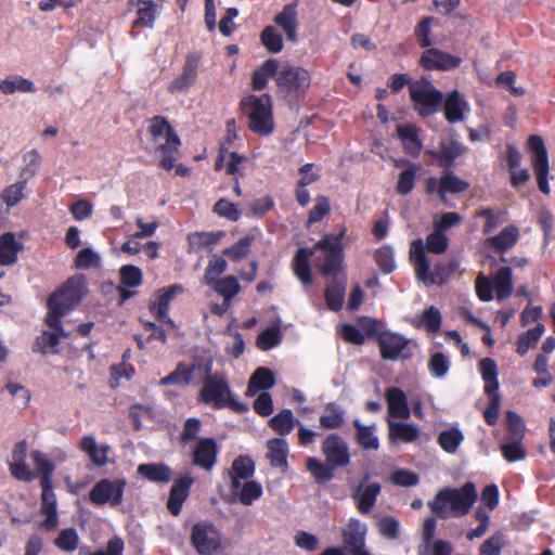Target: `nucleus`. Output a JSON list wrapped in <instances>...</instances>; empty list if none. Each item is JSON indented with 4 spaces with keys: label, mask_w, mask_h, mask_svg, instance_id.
I'll return each mask as SVG.
<instances>
[{
    "label": "nucleus",
    "mask_w": 555,
    "mask_h": 555,
    "mask_svg": "<svg viewBox=\"0 0 555 555\" xmlns=\"http://www.w3.org/2000/svg\"><path fill=\"white\" fill-rule=\"evenodd\" d=\"M85 284L77 279H68L62 287L52 293L48 298L49 312L46 315V324L57 331L64 338L69 334L65 332L61 319L75 309L81 301Z\"/></svg>",
    "instance_id": "3"
},
{
    "label": "nucleus",
    "mask_w": 555,
    "mask_h": 555,
    "mask_svg": "<svg viewBox=\"0 0 555 555\" xmlns=\"http://www.w3.org/2000/svg\"><path fill=\"white\" fill-rule=\"evenodd\" d=\"M397 135L402 142L403 150L406 154L416 157L420 155L423 143L418 135V129L412 124L397 126Z\"/></svg>",
    "instance_id": "26"
},
{
    "label": "nucleus",
    "mask_w": 555,
    "mask_h": 555,
    "mask_svg": "<svg viewBox=\"0 0 555 555\" xmlns=\"http://www.w3.org/2000/svg\"><path fill=\"white\" fill-rule=\"evenodd\" d=\"M27 180L21 179L16 183L7 186L1 193V199L9 206L13 207L21 202L24 194Z\"/></svg>",
    "instance_id": "62"
},
{
    "label": "nucleus",
    "mask_w": 555,
    "mask_h": 555,
    "mask_svg": "<svg viewBox=\"0 0 555 555\" xmlns=\"http://www.w3.org/2000/svg\"><path fill=\"white\" fill-rule=\"evenodd\" d=\"M380 357L387 361L409 360L413 357L411 340L393 332H382L377 337Z\"/></svg>",
    "instance_id": "11"
},
{
    "label": "nucleus",
    "mask_w": 555,
    "mask_h": 555,
    "mask_svg": "<svg viewBox=\"0 0 555 555\" xmlns=\"http://www.w3.org/2000/svg\"><path fill=\"white\" fill-rule=\"evenodd\" d=\"M64 338L57 331L53 330V332L43 331L41 335L36 338V341L33 346L34 352H40L42 354H47L49 352H56V347L60 344V338Z\"/></svg>",
    "instance_id": "50"
},
{
    "label": "nucleus",
    "mask_w": 555,
    "mask_h": 555,
    "mask_svg": "<svg viewBox=\"0 0 555 555\" xmlns=\"http://www.w3.org/2000/svg\"><path fill=\"white\" fill-rule=\"evenodd\" d=\"M279 74V62L275 59H269L262 63V65L253 74V89L260 91L268 85V80L271 77L275 78Z\"/></svg>",
    "instance_id": "37"
},
{
    "label": "nucleus",
    "mask_w": 555,
    "mask_h": 555,
    "mask_svg": "<svg viewBox=\"0 0 555 555\" xmlns=\"http://www.w3.org/2000/svg\"><path fill=\"white\" fill-rule=\"evenodd\" d=\"M255 237L253 235H245L240 238L233 246L225 248L223 254L234 261L245 258L251 248Z\"/></svg>",
    "instance_id": "56"
},
{
    "label": "nucleus",
    "mask_w": 555,
    "mask_h": 555,
    "mask_svg": "<svg viewBox=\"0 0 555 555\" xmlns=\"http://www.w3.org/2000/svg\"><path fill=\"white\" fill-rule=\"evenodd\" d=\"M544 331V325L538 323L535 327L530 328L526 333L519 335L517 339V352L520 356L526 354L531 347L537 345Z\"/></svg>",
    "instance_id": "53"
},
{
    "label": "nucleus",
    "mask_w": 555,
    "mask_h": 555,
    "mask_svg": "<svg viewBox=\"0 0 555 555\" xmlns=\"http://www.w3.org/2000/svg\"><path fill=\"white\" fill-rule=\"evenodd\" d=\"M346 228H341L338 233L325 234L317 244V249H322L324 253L323 262L320 264V270L325 278H331L332 281L325 289V301L332 311H339L343 308L345 293H346V275L340 272L344 251L343 238L346 235Z\"/></svg>",
    "instance_id": "1"
},
{
    "label": "nucleus",
    "mask_w": 555,
    "mask_h": 555,
    "mask_svg": "<svg viewBox=\"0 0 555 555\" xmlns=\"http://www.w3.org/2000/svg\"><path fill=\"white\" fill-rule=\"evenodd\" d=\"M283 338L281 332L280 320L271 326L263 330L257 337V346L259 349L267 351L281 344Z\"/></svg>",
    "instance_id": "48"
},
{
    "label": "nucleus",
    "mask_w": 555,
    "mask_h": 555,
    "mask_svg": "<svg viewBox=\"0 0 555 555\" xmlns=\"http://www.w3.org/2000/svg\"><path fill=\"white\" fill-rule=\"evenodd\" d=\"M231 494L243 505H251L262 495V486L255 480H245L238 482L237 489L230 488Z\"/></svg>",
    "instance_id": "32"
},
{
    "label": "nucleus",
    "mask_w": 555,
    "mask_h": 555,
    "mask_svg": "<svg viewBox=\"0 0 555 555\" xmlns=\"http://www.w3.org/2000/svg\"><path fill=\"white\" fill-rule=\"evenodd\" d=\"M199 399L215 409L230 408L235 412L247 411V406L234 398L228 379L223 374L206 375L203 380Z\"/></svg>",
    "instance_id": "5"
},
{
    "label": "nucleus",
    "mask_w": 555,
    "mask_h": 555,
    "mask_svg": "<svg viewBox=\"0 0 555 555\" xmlns=\"http://www.w3.org/2000/svg\"><path fill=\"white\" fill-rule=\"evenodd\" d=\"M216 293L223 297L225 300H232L241 292V285L237 279L233 275H228L219 279L210 285Z\"/></svg>",
    "instance_id": "54"
},
{
    "label": "nucleus",
    "mask_w": 555,
    "mask_h": 555,
    "mask_svg": "<svg viewBox=\"0 0 555 555\" xmlns=\"http://www.w3.org/2000/svg\"><path fill=\"white\" fill-rule=\"evenodd\" d=\"M307 469L313 476L315 482L325 483L333 479L335 468L330 463L320 461L315 457H309L307 461Z\"/></svg>",
    "instance_id": "47"
},
{
    "label": "nucleus",
    "mask_w": 555,
    "mask_h": 555,
    "mask_svg": "<svg viewBox=\"0 0 555 555\" xmlns=\"http://www.w3.org/2000/svg\"><path fill=\"white\" fill-rule=\"evenodd\" d=\"M275 81L285 95H298L310 87L311 77L304 67L285 65L279 70Z\"/></svg>",
    "instance_id": "10"
},
{
    "label": "nucleus",
    "mask_w": 555,
    "mask_h": 555,
    "mask_svg": "<svg viewBox=\"0 0 555 555\" xmlns=\"http://www.w3.org/2000/svg\"><path fill=\"white\" fill-rule=\"evenodd\" d=\"M367 480L369 475L366 474L351 493V499L353 500L359 513L362 515H367L372 512L382 491L379 482L374 481L366 483Z\"/></svg>",
    "instance_id": "14"
},
{
    "label": "nucleus",
    "mask_w": 555,
    "mask_h": 555,
    "mask_svg": "<svg viewBox=\"0 0 555 555\" xmlns=\"http://www.w3.org/2000/svg\"><path fill=\"white\" fill-rule=\"evenodd\" d=\"M268 457L274 467L287 468L288 444L283 438H273L267 442Z\"/></svg>",
    "instance_id": "34"
},
{
    "label": "nucleus",
    "mask_w": 555,
    "mask_h": 555,
    "mask_svg": "<svg viewBox=\"0 0 555 555\" xmlns=\"http://www.w3.org/2000/svg\"><path fill=\"white\" fill-rule=\"evenodd\" d=\"M410 96L415 112L421 117H428L438 112L443 102V94L425 79L410 83Z\"/></svg>",
    "instance_id": "7"
},
{
    "label": "nucleus",
    "mask_w": 555,
    "mask_h": 555,
    "mask_svg": "<svg viewBox=\"0 0 555 555\" xmlns=\"http://www.w3.org/2000/svg\"><path fill=\"white\" fill-rule=\"evenodd\" d=\"M241 105L253 132L260 135H269L273 132L272 99L269 94L249 95L242 100Z\"/></svg>",
    "instance_id": "6"
},
{
    "label": "nucleus",
    "mask_w": 555,
    "mask_h": 555,
    "mask_svg": "<svg viewBox=\"0 0 555 555\" xmlns=\"http://www.w3.org/2000/svg\"><path fill=\"white\" fill-rule=\"evenodd\" d=\"M386 399L388 403V413L391 417L409 418L411 410L408 403L405 392L398 387H390L386 391Z\"/></svg>",
    "instance_id": "25"
},
{
    "label": "nucleus",
    "mask_w": 555,
    "mask_h": 555,
    "mask_svg": "<svg viewBox=\"0 0 555 555\" xmlns=\"http://www.w3.org/2000/svg\"><path fill=\"white\" fill-rule=\"evenodd\" d=\"M410 260L414 266L417 280L426 285L444 283L460 268L459 260L453 258L436 263L434 270L430 271V262L425 254L424 241L422 238L414 240L411 243Z\"/></svg>",
    "instance_id": "4"
},
{
    "label": "nucleus",
    "mask_w": 555,
    "mask_h": 555,
    "mask_svg": "<svg viewBox=\"0 0 555 555\" xmlns=\"http://www.w3.org/2000/svg\"><path fill=\"white\" fill-rule=\"evenodd\" d=\"M158 13L159 7L156 2H143V5L137 9V18L133 26L152 28Z\"/></svg>",
    "instance_id": "52"
},
{
    "label": "nucleus",
    "mask_w": 555,
    "mask_h": 555,
    "mask_svg": "<svg viewBox=\"0 0 555 555\" xmlns=\"http://www.w3.org/2000/svg\"><path fill=\"white\" fill-rule=\"evenodd\" d=\"M389 428V439L392 442H414L420 436V429L416 425L411 423L387 421Z\"/></svg>",
    "instance_id": "31"
},
{
    "label": "nucleus",
    "mask_w": 555,
    "mask_h": 555,
    "mask_svg": "<svg viewBox=\"0 0 555 555\" xmlns=\"http://www.w3.org/2000/svg\"><path fill=\"white\" fill-rule=\"evenodd\" d=\"M504 545L505 537L498 531L483 541L479 548V555H501Z\"/></svg>",
    "instance_id": "64"
},
{
    "label": "nucleus",
    "mask_w": 555,
    "mask_h": 555,
    "mask_svg": "<svg viewBox=\"0 0 555 555\" xmlns=\"http://www.w3.org/2000/svg\"><path fill=\"white\" fill-rule=\"evenodd\" d=\"M138 474L152 482L166 483L172 477V470L164 463H147L138 466Z\"/></svg>",
    "instance_id": "33"
},
{
    "label": "nucleus",
    "mask_w": 555,
    "mask_h": 555,
    "mask_svg": "<svg viewBox=\"0 0 555 555\" xmlns=\"http://www.w3.org/2000/svg\"><path fill=\"white\" fill-rule=\"evenodd\" d=\"M464 434L459 427H452L447 430H442L438 436V444L447 453H456L459 447L464 441Z\"/></svg>",
    "instance_id": "45"
},
{
    "label": "nucleus",
    "mask_w": 555,
    "mask_h": 555,
    "mask_svg": "<svg viewBox=\"0 0 555 555\" xmlns=\"http://www.w3.org/2000/svg\"><path fill=\"white\" fill-rule=\"evenodd\" d=\"M261 42L270 53H279L283 49V38L273 26H267L262 30Z\"/></svg>",
    "instance_id": "59"
},
{
    "label": "nucleus",
    "mask_w": 555,
    "mask_h": 555,
    "mask_svg": "<svg viewBox=\"0 0 555 555\" xmlns=\"http://www.w3.org/2000/svg\"><path fill=\"white\" fill-rule=\"evenodd\" d=\"M443 103L444 116L450 124H456L465 119L469 112V104L457 90L447 94Z\"/></svg>",
    "instance_id": "22"
},
{
    "label": "nucleus",
    "mask_w": 555,
    "mask_h": 555,
    "mask_svg": "<svg viewBox=\"0 0 555 555\" xmlns=\"http://www.w3.org/2000/svg\"><path fill=\"white\" fill-rule=\"evenodd\" d=\"M442 317L438 308L430 306L420 315L418 324L429 333H437L441 327Z\"/></svg>",
    "instance_id": "57"
},
{
    "label": "nucleus",
    "mask_w": 555,
    "mask_h": 555,
    "mask_svg": "<svg viewBox=\"0 0 555 555\" xmlns=\"http://www.w3.org/2000/svg\"><path fill=\"white\" fill-rule=\"evenodd\" d=\"M428 370L436 378L444 377L450 370V360L442 352H435L430 356L428 361Z\"/></svg>",
    "instance_id": "58"
},
{
    "label": "nucleus",
    "mask_w": 555,
    "mask_h": 555,
    "mask_svg": "<svg viewBox=\"0 0 555 555\" xmlns=\"http://www.w3.org/2000/svg\"><path fill=\"white\" fill-rule=\"evenodd\" d=\"M318 250L315 246L313 249L299 248L293 259V270L297 279L305 285L309 286L312 284L311 269H310V257Z\"/></svg>",
    "instance_id": "27"
},
{
    "label": "nucleus",
    "mask_w": 555,
    "mask_h": 555,
    "mask_svg": "<svg viewBox=\"0 0 555 555\" xmlns=\"http://www.w3.org/2000/svg\"><path fill=\"white\" fill-rule=\"evenodd\" d=\"M345 422V410L339 404L331 402L326 404L324 413L320 416V425L326 429H336Z\"/></svg>",
    "instance_id": "42"
},
{
    "label": "nucleus",
    "mask_w": 555,
    "mask_h": 555,
    "mask_svg": "<svg viewBox=\"0 0 555 555\" xmlns=\"http://www.w3.org/2000/svg\"><path fill=\"white\" fill-rule=\"evenodd\" d=\"M193 481L194 480L191 476L185 475L179 477L172 483L167 502V508L171 515H180L182 505L189 496Z\"/></svg>",
    "instance_id": "20"
},
{
    "label": "nucleus",
    "mask_w": 555,
    "mask_h": 555,
    "mask_svg": "<svg viewBox=\"0 0 555 555\" xmlns=\"http://www.w3.org/2000/svg\"><path fill=\"white\" fill-rule=\"evenodd\" d=\"M448 246L449 241L447 235L441 229L437 228L427 236L426 244H424L425 249L433 254H442L447 250Z\"/></svg>",
    "instance_id": "60"
},
{
    "label": "nucleus",
    "mask_w": 555,
    "mask_h": 555,
    "mask_svg": "<svg viewBox=\"0 0 555 555\" xmlns=\"http://www.w3.org/2000/svg\"><path fill=\"white\" fill-rule=\"evenodd\" d=\"M375 260L378 268L386 274L391 273L396 268L393 249L389 245L377 249Z\"/></svg>",
    "instance_id": "63"
},
{
    "label": "nucleus",
    "mask_w": 555,
    "mask_h": 555,
    "mask_svg": "<svg viewBox=\"0 0 555 555\" xmlns=\"http://www.w3.org/2000/svg\"><path fill=\"white\" fill-rule=\"evenodd\" d=\"M529 149L532 153V166L537 176L539 190L550 193L547 175L550 170L548 155L543 139L540 135L532 134L528 140Z\"/></svg>",
    "instance_id": "12"
},
{
    "label": "nucleus",
    "mask_w": 555,
    "mask_h": 555,
    "mask_svg": "<svg viewBox=\"0 0 555 555\" xmlns=\"http://www.w3.org/2000/svg\"><path fill=\"white\" fill-rule=\"evenodd\" d=\"M193 376V367L186 366L184 363H179L175 371L159 380L160 386H186L190 384Z\"/></svg>",
    "instance_id": "51"
},
{
    "label": "nucleus",
    "mask_w": 555,
    "mask_h": 555,
    "mask_svg": "<svg viewBox=\"0 0 555 555\" xmlns=\"http://www.w3.org/2000/svg\"><path fill=\"white\" fill-rule=\"evenodd\" d=\"M80 448L95 465L103 466L107 463L109 447L99 446L93 436H85L81 439Z\"/></svg>",
    "instance_id": "36"
},
{
    "label": "nucleus",
    "mask_w": 555,
    "mask_h": 555,
    "mask_svg": "<svg viewBox=\"0 0 555 555\" xmlns=\"http://www.w3.org/2000/svg\"><path fill=\"white\" fill-rule=\"evenodd\" d=\"M479 371L485 382V392L487 395L499 393L496 362L491 358H483L479 362Z\"/></svg>",
    "instance_id": "35"
},
{
    "label": "nucleus",
    "mask_w": 555,
    "mask_h": 555,
    "mask_svg": "<svg viewBox=\"0 0 555 555\" xmlns=\"http://www.w3.org/2000/svg\"><path fill=\"white\" fill-rule=\"evenodd\" d=\"M40 487L42 490L40 512L46 516L41 526L46 529H54L59 524L56 498L52 485Z\"/></svg>",
    "instance_id": "24"
},
{
    "label": "nucleus",
    "mask_w": 555,
    "mask_h": 555,
    "mask_svg": "<svg viewBox=\"0 0 555 555\" xmlns=\"http://www.w3.org/2000/svg\"><path fill=\"white\" fill-rule=\"evenodd\" d=\"M469 188V183L460 179L452 171H447L441 176L440 197L447 193H462Z\"/></svg>",
    "instance_id": "55"
},
{
    "label": "nucleus",
    "mask_w": 555,
    "mask_h": 555,
    "mask_svg": "<svg viewBox=\"0 0 555 555\" xmlns=\"http://www.w3.org/2000/svg\"><path fill=\"white\" fill-rule=\"evenodd\" d=\"M79 542V537L75 528L63 529L57 538L54 540V544L61 551L74 552Z\"/></svg>",
    "instance_id": "61"
},
{
    "label": "nucleus",
    "mask_w": 555,
    "mask_h": 555,
    "mask_svg": "<svg viewBox=\"0 0 555 555\" xmlns=\"http://www.w3.org/2000/svg\"><path fill=\"white\" fill-rule=\"evenodd\" d=\"M36 90L31 80L18 75L9 76L0 82V91L3 94H13L16 91L34 93Z\"/></svg>",
    "instance_id": "41"
},
{
    "label": "nucleus",
    "mask_w": 555,
    "mask_h": 555,
    "mask_svg": "<svg viewBox=\"0 0 555 555\" xmlns=\"http://www.w3.org/2000/svg\"><path fill=\"white\" fill-rule=\"evenodd\" d=\"M182 292L183 287L179 284H175L167 288H162L156 293L155 299L150 304V311L155 315L158 322L169 327H175V323L168 314L169 305L172 298Z\"/></svg>",
    "instance_id": "16"
},
{
    "label": "nucleus",
    "mask_w": 555,
    "mask_h": 555,
    "mask_svg": "<svg viewBox=\"0 0 555 555\" xmlns=\"http://www.w3.org/2000/svg\"><path fill=\"white\" fill-rule=\"evenodd\" d=\"M518 235V229L515 225H508L498 235L489 237L487 243L499 251H505L516 244Z\"/></svg>",
    "instance_id": "40"
},
{
    "label": "nucleus",
    "mask_w": 555,
    "mask_h": 555,
    "mask_svg": "<svg viewBox=\"0 0 555 555\" xmlns=\"http://www.w3.org/2000/svg\"><path fill=\"white\" fill-rule=\"evenodd\" d=\"M322 453L335 469L346 467L350 463L349 446L337 434L327 435L322 443Z\"/></svg>",
    "instance_id": "13"
},
{
    "label": "nucleus",
    "mask_w": 555,
    "mask_h": 555,
    "mask_svg": "<svg viewBox=\"0 0 555 555\" xmlns=\"http://www.w3.org/2000/svg\"><path fill=\"white\" fill-rule=\"evenodd\" d=\"M23 243L17 241L15 234L5 232L0 235V264L12 266L17 261V254L23 249Z\"/></svg>",
    "instance_id": "28"
},
{
    "label": "nucleus",
    "mask_w": 555,
    "mask_h": 555,
    "mask_svg": "<svg viewBox=\"0 0 555 555\" xmlns=\"http://www.w3.org/2000/svg\"><path fill=\"white\" fill-rule=\"evenodd\" d=\"M476 486L467 481L461 488L440 489L428 502V507L438 518L462 517L469 513L477 501Z\"/></svg>",
    "instance_id": "2"
},
{
    "label": "nucleus",
    "mask_w": 555,
    "mask_h": 555,
    "mask_svg": "<svg viewBox=\"0 0 555 555\" xmlns=\"http://www.w3.org/2000/svg\"><path fill=\"white\" fill-rule=\"evenodd\" d=\"M461 63V57L436 48H428L420 59L421 66L427 70H451L457 68Z\"/></svg>",
    "instance_id": "17"
},
{
    "label": "nucleus",
    "mask_w": 555,
    "mask_h": 555,
    "mask_svg": "<svg viewBox=\"0 0 555 555\" xmlns=\"http://www.w3.org/2000/svg\"><path fill=\"white\" fill-rule=\"evenodd\" d=\"M269 424L276 434L285 436L288 435L297 424H299V420L294 417L292 410L283 409L270 420Z\"/></svg>",
    "instance_id": "44"
},
{
    "label": "nucleus",
    "mask_w": 555,
    "mask_h": 555,
    "mask_svg": "<svg viewBox=\"0 0 555 555\" xmlns=\"http://www.w3.org/2000/svg\"><path fill=\"white\" fill-rule=\"evenodd\" d=\"M357 429L356 439L364 450H377L379 447L378 437L375 435V425L365 426L358 418L353 421Z\"/></svg>",
    "instance_id": "39"
},
{
    "label": "nucleus",
    "mask_w": 555,
    "mask_h": 555,
    "mask_svg": "<svg viewBox=\"0 0 555 555\" xmlns=\"http://www.w3.org/2000/svg\"><path fill=\"white\" fill-rule=\"evenodd\" d=\"M274 384V374L267 367H258L250 376L246 395L253 396L256 391L270 389Z\"/></svg>",
    "instance_id": "38"
},
{
    "label": "nucleus",
    "mask_w": 555,
    "mask_h": 555,
    "mask_svg": "<svg viewBox=\"0 0 555 555\" xmlns=\"http://www.w3.org/2000/svg\"><path fill=\"white\" fill-rule=\"evenodd\" d=\"M31 459L37 473L40 475V486H51V478L55 469L54 464L40 451H33Z\"/></svg>",
    "instance_id": "46"
},
{
    "label": "nucleus",
    "mask_w": 555,
    "mask_h": 555,
    "mask_svg": "<svg viewBox=\"0 0 555 555\" xmlns=\"http://www.w3.org/2000/svg\"><path fill=\"white\" fill-rule=\"evenodd\" d=\"M367 527L357 518H351L343 533L344 547L349 555H371L365 550V534Z\"/></svg>",
    "instance_id": "15"
},
{
    "label": "nucleus",
    "mask_w": 555,
    "mask_h": 555,
    "mask_svg": "<svg viewBox=\"0 0 555 555\" xmlns=\"http://www.w3.org/2000/svg\"><path fill=\"white\" fill-rule=\"evenodd\" d=\"M297 1L284 5L274 17V23L285 33L286 39L296 42L298 39Z\"/></svg>",
    "instance_id": "21"
},
{
    "label": "nucleus",
    "mask_w": 555,
    "mask_h": 555,
    "mask_svg": "<svg viewBox=\"0 0 555 555\" xmlns=\"http://www.w3.org/2000/svg\"><path fill=\"white\" fill-rule=\"evenodd\" d=\"M255 473V463L249 456H238L232 463L230 488L237 489L238 482L248 480Z\"/></svg>",
    "instance_id": "30"
},
{
    "label": "nucleus",
    "mask_w": 555,
    "mask_h": 555,
    "mask_svg": "<svg viewBox=\"0 0 555 555\" xmlns=\"http://www.w3.org/2000/svg\"><path fill=\"white\" fill-rule=\"evenodd\" d=\"M190 542L198 555H217L222 551L221 533L209 521H198L192 526Z\"/></svg>",
    "instance_id": "8"
},
{
    "label": "nucleus",
    "mask_w": 555,
    "mask_h": 555,
    "mask_svg": "<svg viewBox=\"0 0 555 555\" xmlns=\"http://www.w3.org/2000/svg\"><path fill=\"white\" fill-rule=\"evenodd\" d=\"M201 56L196 53H191L186 56L182 74L172 80L168 87L170 93H184L195 82L197 78V68Z\"/></svg>",
    "instance_id": "18"
},
{
    "label": "nucleus",
    "mask_w": 555,
    "mask_h": 555,
    "mask_svg": "<svg viewBox=\"0 0 555 555\" xmlns=\"http://www.w3.org/2000/svg\"><path fill=\"white\" fill-rule=\"evenodd\" d=\"M217 460V444L212 438L201 439L193 450V463L206 470H210Z\"/></svg>",
    "instance_id": "23"
},
{
    "label": "nucleus",
    "mask_w": 555,
    "mask_h": 555,
    "mask_svg": "<svg viewBox=\"0 0 555 555\" xmlns=\"http://www.w3.org/2000/svg\"><path fill=\"white\" fill-rule=\"evenodd\" d=\"M464 151L465 147L460 142L452 140L449 143H441L440 151L433 152L431 155L438 159L440 166L449 167Z\"/></svg>",
    "instance_id": "43"
},
{
    "label": "nucleus",
    "mask_w": 555,
    "mask_h": 555,
    "mask_svg": "<svg viewBox=\"0 0 555 555\" xmlns=\"http://www.w3.org/2000/svg\"><path fill=\"white\" fill-rule=\"evenodd\" d=\"M493 285L499 300L509 297L513 293L512 269L509 267L499 269L493 279Z\"/></svg>",
    "instance_id": "49"
},
{
    "label": "nucleus",
    "mask_w": 555,
    "mask_h": 555,
    "mask_svg": "<svg viewBox=\"0 0 555 555\" xmlns=\"http://www.w3.org/2000/svg\"><path fill=\"white\" fill-rule=\"evenodd\" d=\"M150 132L154 140H158L163 135L166 138V142L164 144H159L157 151L179 150L181 141L173 128L164 117L155 116L152 118Z\"/></svg>",
    "instance_id": "19"
},
{
    "label": "nucleus",
    "mask_w": 555,
    "mask_h": 555,
    "mask_svg": "<svg viewBox=\"0 0 555 555\" xmlns=\"http://www.w3.org/2000/svg\"><path fill=\"white\" fill-rule=\"evenodd\" d=\"M126 486L127 481L125 478L101 479L89 492V500L92 504L99 506L105 504H108L112 507L119 506L124 500Z\"/></svg>",
    "instance_id": "9"
},
{
    "label": "nucleus",
    "mask_w": 555,
    "mask_h": 555,
    "mask_svg": "<svg viewBox=\"0 0 555 555\" xmlns=\"http://www.w3.org/2000/svg\"><path fill=\"white\" fill-rule=\"evenodd\" d=\"M396 165H406V168L400 172L396 185V192L399 195L404 196L410 194L414 189L417 172L421 170V165L410 163L404 159L397 160Z\"/></svg>",
    "instance_id": "29"
}]
</instances>
